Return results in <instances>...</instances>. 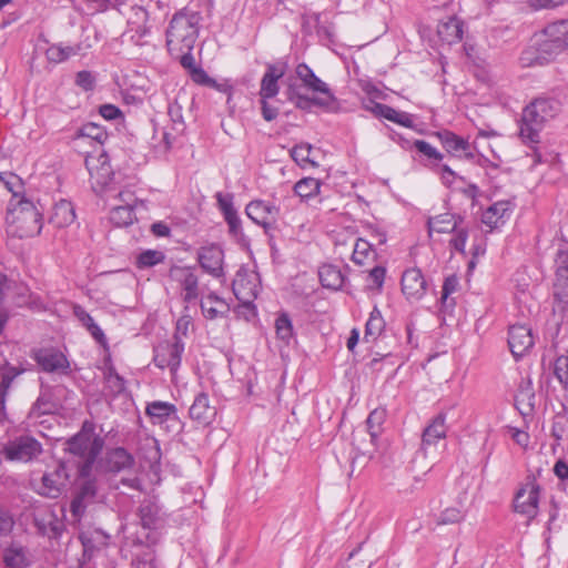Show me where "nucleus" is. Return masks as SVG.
<instances>
[{
	"label": "nucleus",
	"mask_w": 568,
	"mask_h": 568,
	"mask_svg": "<svg viewBox=\"0 0 568 568\" xmlns=\"http://www.w3.org/2000/svg\"><path fill=\"white\" fill-rule=\"evenodd\" d=\"M385 418H386V412L384 409H374L369 413V415L366 419V425H367V429L371 435L372 442H375L376 438L378 437V435L382 430V425L385 422Z\"/></svg>",
	"instance_id": "79ce46f5"
},
{
	"label": "nucleus",
	"mask_w": 568,
	"mask_h": 568,
	"mask_svg": "<svg viewBox=\"0 0 568 568\" xmlns=\"http://www.w3.org/2000/svg\"><path fill=\"white\" fill-rule=\"evenodd\" d=\"M542 34L546 40L552 41V45L557 50L567 49L568 42V19H561L548 23Z\"/></svg>",
	"instance_id": "bb28decb"
},
{
	"label": "nucleus",
	"mask_w": 568,
	"mask_h": 568,
	"mask_svg": "<svg viewBox=\"0 0 568 568\" xmlns=\"http://www.w3.org/2000/svg\"><path fill=\"white\" fill-rule=\"evenodd\" d=\"M170 54L176 59L180 60L181 65L187 70L190 73L192 69L197 68L195 63V59L192 54V50H185V51H174L170 52Z\"/></svg>",
	"instance_id": "6e6d98bb"
},
{
	"label": "nucleus",
	"mask_w": 568,
	"mask_h": 568,
	"mask_svg": "<svg viewBox=\"0 0 568 568\" xmlns=\"http://www.w3.org/2000/svg\"><path fill=\"white\" fill-rule=\"evenodd\" d=\"M42 453V445L33 437L24 435L9 440L3 455L7 460L29 463Z\"/></svg>",
	"instance_id": "9d476101"
},
{
	"label": "nucleus",
	"mask_w": 568,
	"mask_h": 568,
	"mask_svg": "<svg viewBox=\"0 0 568 568\" xmlns=\"http://www.w3.org/2000/svg\"><path fill=\"white\" fill-rule=\"evenodd\" d=\"M104 379L110 393L116 395L124 390V379L115 372L110 356L104 359Z\"/></svg>",
	"instance_id": "c9c22d12"
},
{
	"label": "nucleus",
	"mask_w": 568,
	"mask_h": 568,
	"mask_svg": "<svg viewBox=\"0 0 568 568\" xmlns=\"http://www.w3.org/2000/svg\"><path fill=\"white\" fill-rule=\"evenodd\" d=\"M275 329L278 338L288 343L293 337V325L287 314H281L275 321Z\"/></svg>",
	"instance_id": "49530a36"
},
{
	"label": "nucleus",
	"mask_w": 568,
	"mask_h": 568,
	"mask_svg": "<svg viewBox=\"0 0 568 568\" xmlns=\"http://www.w3.org/2000/svg\"><path fill=\"white\" fill-rule=\"evenodd\" d=\"M463 217L453 213H443L428 219L427 226L428 232L432 234L436 233H450L459 224H462Z\"/></svg>",
	"instance_id": "c756f323"
},
{
	"label": "nucleus",
	"mask_w": 568,
	"mask_h": 568,
	"mask_svg": "<svg viewBox=\"0 0 568 568\" xmlns=\"http://www.w3.org/2000/svg\"><path fill=\"white\" fill-rule=\"evenodd\" d=\"M539 495L540 485L535 477L528 476L515 495V510L529 519L535 518L538 514Z\"/></svg>",
	"instance_id": "1a4fd4ad"
},
{
	"label": "nucleus",
	"mask_w": 568,
	"mask_h": 568,
	"mask_svg": "<svg viewBox=\"0 0 568 568\" xmlns=\"http://www.w3.org/2000/svg\"><path fill=\"white\" fill-rule=\"evenodd\" d=\"M193 327V318L190 314H182L175 324V333L173 335L174 341H182L183 337H186L190 329Z\"/></svg>",
	"instance_id": "3c124183"
},
{
	"label": "nucleus",
	"mask_w": 568,
	"mask_h": 568,
	"mask_svg": "<svg viewBox=\"0 0 568 568\" xmlns=\"http://www.w3.org/2000/svg\"><path fill=\"white\" fill-rule=\"evenodd\" d=\"M201 267L213 277L224 276V251L217 244L201 246L197 251Z\"/></svg>",
	"instance_id": "4468645a"
},
{
	"label": "nucleus",
	"mask_w": 568,
	"mask_h": 568,
	"mask_svg": "<svg viewBox=\"0 0 568 568\" xmlns=\"http://www.w3.org/2000/svg\"><path fill=\"white\" fill-rule=\"evenodd\" d=\"M190 417L193 420H196L202 424L211 423L212 418L215 415V408L210 405V399L207 394L199 393L189 410Z\"/></svg>",
	"instance_id": "cd10ccee"
},
{
	"label": "nucleus",
	"mask_w": 568,
	"mask_h": 568,
	"mask_svg": "<svg viewBox=\"0 0 568 568\" xmlns=\"http://www.w3.org/2000/svg\"><path fill=\"white\" fill-rule=\"evenodd\" d=\"M464 22L457 17H448L437 24L439 40L447 44L457 43L463 39Z\"/></svg>",
	"instance_id": "393cba45"
},
{
	"label": "nucleus",
	"mask_w": 568,
	"mask_h": 568,
	"mask_svg": "<svg viewBox=\"0 0 568 568\" xmlns=\"http://www.w3.org/2000/svg\"><path fill=\"white\" fill-rule=\"evenodd\" d=\"M464 518V513L462 509L457 507H448L442 511L438 517V524L440 525H449L456 524Z\"/></svg>",
	"instance_id": "864d4df0"
},
{
	"label": "nucleus",
	"mask_w": 568,
	"mask_h": 568,
	"mask_svg": "<svg viewBox=\"0 0 568 568\" xmlns=\"http://www.w3.org/2000/svg\"><path fill=\"white\" fill-rule=\"evenodd\" d=\"M79 496L83 497L84 499L87 500H91L95 497V494H97V487H95V483L91 479H85L78 493H77Z\"/></svg>",
	"instance_id": "774afa93"
},
{
	"label": "nucleus",
	"mask_w": 568,
	"mask_h": 568,
	"mask_svg": "<svg viewBox=\"0 0 568 568\" xmlns=\"http://www.w3.org/2000/svg\"><path fill=\"white\" fill-rule=\"evenodd\" d=\"M192 81L200 85H206L211 88H217V83L214 79L210 78L209 74L205 72L204 69L201 67H197L195 69H192V71L189 73Z\"/></svg>",
	"instance_id": "5fc2aeb1"
},
{
	"label": "nucleus",
	"mask_w": 568,
	"mask_h": 568,
	"mask_svg": "<svg viewBox=\"0 0 568 568\" xmlns=\"http://www.w3.org/2000/svg\"><path fill=\"white\" fill-rule=\"evenodd\" d=\"M14 520L10 511L0 505V535H8L11 532Z\"/></svg>",
	"instance_id": "bf43d9fd"
},
{
	"label": "nucleus",
	"mask_w": 568,
	"mask_h": 568,
	"mask_svg": "<svg viewBox=\"0 0 568 568\" xmlns=\"http://www.w3.org/2000/svg\"><path fill=\"white\" fill-rule=\"evenodd\" d=\"M173 276L181 285L185 302H192L199 297V280L190 268L178 267L173 271Z\"/></svg>",
	"instance_id": "a878e982"
},
{
	"label": "nucleus",
	"mask_w": 568,
	"mask_h": 568,
	"mask_svg": "<svg viewBox=\"0 0 568 568\" xmlns=\"http://www.w3.org/2000/svg\"><path fill=\"white\" fill-rule=\"evenodd\" d=\"M321 189V183L317 179L314 178H304L296 182L294 185V192L301 199H310L318 194Z\"/></svg>",
	"instance_id": "a19ab883"
},
{
	"label": "nucleus",
	"mask_w": 568,
	"mask_h": 568,
	"mask_svg": "<svg viewBox=\"0 0 568 568\" xmlns=\"http://www.w3.org/2000/svg\"><path fill=\"white\" fill-rule=\"evenodd\" d=\"M383 118L388 121H392L394 123L406 126V128H410L413 125V120H412L410 114H408L406 112L397 111L389 105L387 106V109H385V113H384Z\"/></svg>",
	"instance_id": "603ef678"
},
{
	"label": "nucleus",
	"mask_w": 568,
	"mask_h": 568,
	"mask_svg": "<svg viewBox=\"0 0 568 568\" xmlns=\"http://www.w3.org/2000/svg\"><path fill=\"white\" fill-rule=\"evenodd\" d=\"M508 345L516 358L521 357L534 346L531 329L526 325H511L508 332Z\"/></svg>",
	"instance_id": "412c9836"
},
{
	"label": "nucleus",
	"mask_w": 568,
	"mask_h": 568,
	"mask_svg": "<svg viewBox=\"0 0 568 568\" xmlns=\"http://www.w3.org/2000/svg\"><path fill=\"white\" fill-rule=\"evenodd\" d=\"M75 53L77 51L73 47H63L61 44H52L45 52L48 60L54 63H61Z\"/></svg>",
	"instance_id": "37998d69"
},
{
	"label": "nucleus",
	"mask_w": 568,
	"mask_h": 568,
	"mask_svg": "<svg viewBox=\"0 0 568 568\" xmlns=\"http://www.w3.org/2000/svg\"><path fill=\"white\" fill-rule=\"evenodd\" d=\"M385 274L386 270L384 267L375 266L373 270H371L367 280L373 286L381 290L384 284Z\"/></svg>",
	"instance_id": "69168bd1"
},
{
	"label": "nucleus",
	"mask_w": 568,
	"mask_h": 568,
	"mask_svg": "<svg viewBox=\"0 0 568 568\" xmlns=\"http://www.w3.org/2000/svg\"><path fill=\"white\" fill-rule=\"evenodd\" d=\"M110 221L116 226H129L138 221L135 210L130 206L116 205L110 213Z\"/></svg>",
	"instance_id": "58836bf2"
},
{
	"label": "nucleus",
	"mask_w": 568,
	"mask_h": 568,
	"mask_svg": "<svg viewBox=\"0 0 568 568\" xmlns=\"http://www.w3.org/2000/svg\"><path fill=\"white\" fill-rule=\"evenodd\" d=\"M443 148L453 156L471 160L474 153L467 139L455 134L452 131L444 130L437 133Z\"/></svg>",
	"instance_id": "aec40b11"
},
{
	"label": "nucleus",
	"mask_w": 568,
	"mask_h": 568,
	"mask_svg": "<svg viewBox=\"0 0 568 568\" xmlns=\"http://www.w3.org/2000/svg\"><path fill=\"white\" fill-rule=\"evenodd\" d=\"M69 478L70 475L65 464L60 462L42 475L40 485L36 490L43 497L55 499L65 491Z\"/></svg>",
	"instance_id": "6e6552de"
},
{
	"label": "nucleus",
	"mask_w": 568,
	"mask_h": 568,
	"mask_svg": "<svg viewBox=\"0 0 568 568\" xmlns=\"http://www.w3.org/2000/svg\"><path fill=\"white\" fill-rule=\"evenodd\" d=\"M75 220L74 209L69 201H60L54 205L50 222L57 227H64Z\"/></svg>",
	"instance_id": "2f4dec72"
},
{
	"label": "nucleus",
	"mask_w": 568,
	"mask_h": 568,
	"mask_svg": "<svg viewBox=\"0 0 568 568\" xmlns=\"http://www.w3.org/2000/svg\"><path fill=\"white\" fill-rule=\"evenodd\" d=\"M18 375L19 371H17V368L14 367H8L4 371L0 372V415L4 413L6 396L12 382Z\"/></svg>",
	"instance_id": "ea45409f"
},
{
	"label": "nucleus",
	"mask_w": 568,
	"mask_h": 568,
	"mask_svg": "<svg viewBox=\"0 0 568 568\" xmlns=\"http://www.w3.org/2000/svg\"><path fill=\"white\" fill-rule=\"evenodd\" d=\"M73 314L87 329L97 324L92 316L80 305L73 307Z\"/></svg>",
	"instance_id": "338daca9"
},
{
	"label": "nucleus",
	"mask_w": 568,
	"mask_h": 568,
	"mask_svg": "<svg viewBox=\"0 0 568 568\" xmlns=\"http://www.w3.org/2000/svg\"><path fill=\"white\" fill-rule=\"evenodd\" d=\"M133 458L124 448H115L108 455L110 470L120 471L132 465Z\"/></svg>",
	"instance_id": "4c0bfd02"
},
{
	"label": "nucleus",
	"mask_w": 568,
	"mask_h": 568,
	"mask_svg": "<svg viewBox=\"0 0 568 568\" xmlns=\"http://www.w3.org/2000/svg\"><path fill=\"white\" fill-rule=\"evenodd\" d=\"M427 290L426 280L417 267L407 268L402 275V291L409 300H420Z\"/></svg>",
	"instance_id": "4be33fe9"
},
{
	"label": "nucleus",
	"mask_w": 568,
	"mask_h": 568,
	"mask_svg": "<svg viewBox=\"0 0 568 568\" xmlns=\"http://www.w3.org/2000/svg\"><path fill=\"white\" fill-rule=\"evenodd\" d=\"M448 427L446 425V413H439L432 418L430 423L425 427L422 436V448L428 452L436 446L439 440L446 438Z\"/></svg>",
	"instance_id": "b1692460"
},
{
	"label": "nucleus",
	"mask_w": 568,
	"mask_h": 568,
	"mask_svg": "<svg viewBox=\"0 0 568 568\" xmlns=\"http://www.w3.org/2000/svg\"><path fill=\"white\" fill-rule=\"evenodd\" d=\"M295 74L306 90L320 93L328 101L336 100L328 84L321 80L306 63H298L295 68Z\"/></svg>",
	"instance_id": "a211bd4d"
},
{
	"label": "nucleus",
	"mask_w": 568,
	"mask_h": 568,
	"mask_svg": "<svg viewBox=\"0 0 568 568\" xmlns=\"http://www.w3.org/2000/svg\"><path fill=\"white\" fill-rule=\"evenodd\" d=\"M515 204L511 201H498L488 206L481 215V222L493 231L504 225L510 217Z\"/></svg>",
	"instance_id": "6ab92c4d"
},
{
	"label": "nucleus",
	"mask_w": 568,
	"mask_h": 568,
	"mask_svg": "<svg viewBox=\"0 0 568 568\" xmlns=\"http://www.w3.org/2000/svg\"><path fill=\"white\" fill-rule=\"evenodd\" d=\"M453 237L449 240V246L462 253L463 255L466 254V243L468 240V231L467 229L463 227L462 224H459L456 229L452 231Z\"/></svg>",
	"instance_id": "de8ad7c7"
},
{
	"label": "nucleus",
	"mask_w": 568,
	"mask_h": 568,
	"mask_svg": "<svg viewBox=\"0 0 568 568\" xmlns=\"http://www.w3.org/2000/svg\"><path fill=\"white\" fill-rule=\"evenodd\" d=\"M245 213L255 224L261 225L265 233H268L274 227L280 207L267 201L254 200L246 205Z\"/></svg>",
	"instance_id": "ddd939ff"
},
{
	"label": "nucleus",
	"mask_w": 568,
	"mask_h": 568,
	"mask_svg": "<svg viewBox=\"0 0 568 568\" xmlns=\"http://www.w3.org/2000/svg\"><path fill=\"white\" fill-rule=\"evenodd\" d=\"M34 359L44 372L64 375L69 373L70 363L67 356L58 349H39L34 355Z\"/></svg>",
	"instance_id": "f3484780"
},
{
	"label": "nucleus",
	"mask_w": 568,
	"mask_h": 568,
	"mask_svg": "<svg viewBox=\"0 0 568 568\" xmlns=\"http://www.w3.org/2000/svg\"><path fill=\"white\" fill-rule=\"evenodd\" d=\"M201 14L182 9L170 21L166 30L169 52L193 50L199 38Z\"/></svg>",
	"instance_id": "f03ea898"
},
{
	"label": "nucleus",
	"mask_w": 568,
	"mask_h": 568,
	"mask_svg": "<svg viewBox=\"0 0 568 568\" xmlns=\"http://www.w3.org/2000/svg\"><path fill=\"white\" fill-rule=\"evenodd\" d=\"M202 314L207 320L224 317L230 311L229 304L215 293H209L201 301Z\"/></svg>",
	"instance_id": "c85d7f7f"
},
{
	"label": "nucleus",
	"mask_w": 568,
	"mask_h": 568,
	"mask_svg": "<svg viewBox=\"0 0 568 568\" xmlns=\"http://www.w3.org/2000/svg\"><path fill=\"white\" fill-rule=\"evenodd\" d=\"M119 197L121 201L120 205L130 206L132 210H135L141 203L135 191H132L130 189H125V190L121 191L119 193Z\"/></svg>",
	"instance_id": "e2e57ef3"
},
{
	"label": "nucleus",
	"mask_w": 568,
	"mask_h": 568,
	"mask_svg": "<svg viewBox=\"0 0 568 568\" xmlns=\"http://www.w3.org/2000/svg\"><path fill=\"white\" fill-rule=\"evenodd\" d=\"M413 145L428 160L435 161L436 164H438L444 159L443 153H440L435 146L425 140H415Z\"/></svg>",
	"instance_id": "09e8293b"
},
{
	"label": "nucleus",
	"mask_w": 568,
	"mask_h": 568,
	"mask_svg": "<svg viewBox=\"0 0 568 568\" xmlns=\"http://www.w3.org/2000/svg\"><path fill=\"white\" fill-rule=\"evenodd\" d=\"M286 70L287 63L283 60L266 64V70L261 79L260 84V99H273L278 94V80L284 77Z\"/></svg>",
	"instance_id": "2eb2a0df"
},
{
	"label": "nucleus",
	"mask_w": 568,
	"mask_h": 568,
	"mask_svg": "<svg viewBox=\"0 0 568 568\" xmlns=\"http://www.w3.org/2000/svg\"><path fill=\"white\" fill-rule=\"evenodd\" d=\"M85 166L90 174L92 190L97 194L106 193L113 181L109 155L104 151L97 155L90 154L85 158Z\"/></svg>",
	"instance_id": "423d86ee"
},
{
	"label": "nucleus",
	"mask_w": 568,
	"mask_h": 568,
	"mask_svg": "<svg viewBox=\"0 0 568 568\" xmlns=\"http://www.w3.org/2000/svg\"><path fill=\"white\" fill-rule=\"evenodd\" d=\"M217 206L222 212L224 219L237 213L233 204V195L231 193L217 192L216 195Z\"/></svg>",
	"instance_id": "8fccbe9b"
},
{
	"label": "nucleus",
	"mask_w": 568,
	"mask_h": 568,
	"mask_svg": "<svg viewBox=\"0 0 568 568\" xmlns=\"http://www.w3.org/2000/svg\"><path fill=\"white\" fill-rule=\"evenodd\" d=\"M385 328V321L381 311L375 306L369 314L365 325L364 339L369 342L376 339Z\"/></svg>",
	"instance_id": "f704fd0d"
},
{
	"label": "nucleus",
	"mask_w": 568,
	"mask_h": 568,
	"mask_svg": "<svg viewBox=\"0 0 568 568\" xmlns=\"http://www.w3.org/2000/svg\"><path fill=\"white\" fill-rule=\"evenodd\" d=\"M103 448V439L94 434V427L85 422L81 430L67 442V450L80 457L97 458Z\"/></svg>",
	"instance_id": "0eeeda50"
},
{
	"label": "nucleus",
	"mask_w": 568,
	"mask_h": 568,
	"mask_svg": "<svg viewBox=\"0 0 568 568\" xmlns=\"http://www.w3.org/2000/svg\"><path fill=\"white\" fill-rule=\"evenodd\" d=\"M556 281L554 284L555 297L562 302H568V250H560L556 260Z\"/></svg>",
	"instance_id": "5701e85b"
},
{
	"label": "nucleus",
	"mask_w": 568,
	"mask_h": 568,
	"mask_svg": "<svg viewBox=\"0 0 568 568\" xmlns=\"http://www.w3.org/2000/svg\"><path fill=\"white\" fill-rule=\"evenodd\" d=\"M162 453L159 440L152 436L144 437V464L148 463L149 470L146 477L152 485L161 483Z\"/></svg>",
	"instance_id": "dca6fc26"
},
{
	"label": "nucleus",
	"mask_w": 568,
	"mask_h": 568,
	"mask_svg": "<svg viewBox=\"0 0 568 568\" xmlns=\"http://www.w3.org/2000/svg\"><path fill=\"white\" fill-rule=\"evenodd\" d=\"M270 99H260L262 116L265 121L271 122L278 115V108L268 102Z\"/></svg>",
	"instance_id": "0e129e2a"
},
{
	"label": "nucleus",
	"mask_w": 568,
	"mask_h": 568,
	"mask_svg": "<svg viewBox=\"0 0 568 568\" xmlns=\"http://www.w3.org/2000/svg\"><path fill=\"white\" fill-rule=\"evenodd\" d=\"M81 135L83 138H89L101 145H103L109 139L106 130L93 122L87 123L81 128Z\"/></svg>",
	"instance_id": "c03bdc74"
},
{
	"label": "nucleus",
	"mask_w": 568,
	"mask_h": 568,
	"mask_svg": "<svg viewBox=\"0 0 568 568\" xmlns=\"http://www.w3.org/2000/svg\"><path fill=\"white\" fill-rule=\"evenodd\" d=\"M144 415L150 423L164 432H171L179 424L178 408L174 404L164 400L149 402Z\"/></svg>",
	"instance_id": "9b49d317"
},
{
	"label": "nucleus",
	"mask_w": 568,
	"mask_h": 568,
	"mask_svg": "<svg viewBox=\"0 0 568 568\" xmlns=\"http://www.w3.org/2000/svg\"><path fill=\"white\" fill-rule=\"evenodd\" d=\"M232 290L243 308L254 315V301L260 291L258 275L253 271L241 267L233 280Z\"/></svg>",
	"instance_id": "39448f33"
},
{
	"label": "nucleus",
	"mask_w": 568,
	"mask_h": 568,
	"mask_svg": "<svg viewBox=\"0 0 568 568\" xmlns=\"http://www.w3.org/2000/svg\"><path fill=\"white\" fill-rule=\"evenodd\" d=\"M7 222L16 225L19 237H31L40 234L42 229V215L34 204L13 194L7 207Z\"/></svg>",
	"instance_id": "7ed1b4c3"
},
{
	"label": "nucleus",
	"mask_w": 568,
	"mask_h": 568,
	"mask_svg": "<svg viewBox=\"0 0 568 568\" xmlns=\"http://www.w3.org/2000/svg\"><path fill=\"white\" fill-rule=\"evenodd\" d=\"M88 501L89 500L84 499L78 494H75V496L73 497L70 505V511L75 520H80V518L84 515Z\"/></svg>",
	"instance_id": "680f3d73"
},
{
	"label": "nucleus",
	"mask_w": 568,
	"mask_h": 568,
	"mask_svg": "<svg viewBox=\"0 0 568 568\" xmlns=\"http://www.w3.org/2000/svg\"><path fill=\"white\" fill-rule=\"evenodd\" d=\"M75 84L84 91H91L95 85V77L90 71H79L75 75Z\"/></svg>",
	"instance_id": "4d7b16f0"
},
{
	"label": "nucleus",
	"mask_w": 568,
	"mask_h": 568,
	"mask_svg": "<svg viewBox=\"0 0 568 568\" xmlns=\"http://www.w3.org/2000/svg\"><path fill=\"white\" fill-rule=\"evenodd\" d=\"M143 525L144 547L158 545L165 534L168 516L154 496L150 500L144 499Z\"/></svg>",
	"instance_id": "20e7f679"
},
{
	"label": "nucleus",
	"mask_w": 568,
	"mask_h": 568,
	"mask_svg": "<svg viewBox=\"0 0 568 568\" xmlns=\"http://www.w3.org/2000/svg\"><path fill=\"white\" fill-rule=\"evenodd\" d=\"M459 286V280L456 275H449L445 278L443 287H442V296L440 300L443 303H446L448 297L457 291Z\"/></svg>",
	"instance_id": "13d9d810"
},
{
	"label": "nucleus",
	"mask_w": 568,
	"mask_h": 568,
	"mask_svg": "<svg viewBox=\"0 0 568 568\" xmlns=\"http://www.w3.org/2000/svg\"><path fill=\"white\" fill-rule=\"evenodd\" d=\"M312 145L308 143H301L295 145L291 150L292 159L300 165L305 166L307 164L315 165V162L311 160Z\"/></svg>",
	"instance_id": "a18cd8bd"
},
{
	"label": "nucleus",
	"mask_w": 568,
	"mask_h": 568,
	"mask_svg": "<svg viewBox=\"0 0 568 568\" xmlns=\"http://www.w3.org/2000/svg\"><path fill=\"white\" fill-rule=\"evenodd\" d=\"M287 100L293 102L296 108L305 110L311 104H315L318 106H327L332 104L334 101H328L327 98H310L305 94H302L295 84H288L286 90Z\"/></svg>",
	"instance_id": "7c9ffc66"
},
{
	"label": "nucleus",
	"mask_w": 568,
	"mask_h": 568,
	"mask_svg": "<svg viewBox=\"0 0 568 568\" xmlns=\"http://www.w3.org/2000/svg\"><path fill=\"white\" fill-rule=\"evenodd\" d=\"M183 352V341H164L154 347L153 361L159 368H169L174 375L181 365Z\"/></svg>",
	"instance_id": "f8f14e48"
},
{
	"label": "nucleus",
	"mask_w": 568,
	"mask_h": 568,
	"mask_svg": "<svg viewBox=\"0 0 568 568\" xmlns=\"http://www.w3.org/2000/svg\"><path fill=\"white\" fill-rule=\"evenodd\" d=\"M318 276L322 285L326 288L338 290L344 283V276L341 270L331 264L321 266Z\"/></svg>",
	"instance_id": "72a5a7b5"
},
{
	"label": "nucleus",
	"mask_w": 568,
	"mask_h": 568,
	"mask_svg": "<svg viewBox=\"0 0 568 568\" xmlns=\"http://www.w3.org/2000/svg\"><path fill=\"white\" fill-rule=\"evenodd\" d=\"M555 375L560 383H568V357L559 356L555 362Z\"/></svg>",
	"instance_id": "052dcab7"
},
{
	"label": "nucleus",
	"mask_w": 568,
	"mask_h": 568,
	"mask_svg": "<svg viewBox=\"0 0 568 568\" xmlns=\"http://www.w3.org/2000/svg\"><path fill=\"white\" fill-rule=\"evenodd\" d=\"M2 560L6 568H27L30 565L24 548L17 545L3 550Z\"/></svg>",
	"instance_id": "473e14b6"
},
{
	"label": "nucleus",
	"mask_w": 568,
	"mask_h": 568,
	"mask_svg": "<svg viewBox=\"0 0 568 568\" xmlns=\"http://www.w3.org/2000/svg\"><path fill=\"white\" fill-rule=\"evenodd\" d=\"M559 112L560 103L555 99L539 98L528 104L523 111L519 131L524 143L538 144L546 123L555 119Z\"/></svg>",
	"instance_id": "f257e3e1"
},
{
	"label": "nucleus",
	"mask_w": 568,
	"mask_h": 568,
	"mask_svg": "<svg viewBox=\"0 0 568 568\" xmlns=\"http://www.w3.org/2000/svg\"><path fill=\"white\" fill-rule=\"evenodd\" d=\"M352 261L357 265H364L373 257L372 244L364 239H352Z\"/></svg>",
	"instance_id": "e433bc0d"
}]
</instances>
